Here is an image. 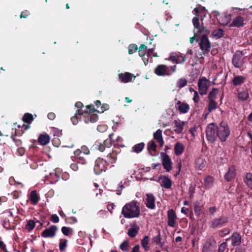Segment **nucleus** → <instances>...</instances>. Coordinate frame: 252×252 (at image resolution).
Here are the masks:
<instances>
[{"mask_svg": "<svg viewBox=\"0 0 252 252\" xmlns=\"http://www.w3.org/2000/svg\"><path fill=\"white\" fill-rule=\"evenodd\" d=\"M230 131L227 123L222 121L217 126L215 123L209 124L206 129V138L208 141L213 143L217 137L221 141H226L230 135Z\"/></svg>", "mask_w": 252, "mask_h": 252, "instance_id": "f257e3e1", "label": "nucleus"}, {"mask_svg": "<svg viewBox=\"0 0 252 252\" xmlns=\"http://www.w3.org/2000/svg\"><path fill=\"white\" fill-rule=\"evenodd\" d=\"M122 214L126 219L139 217L140 215V208L137 202L133 200L126 203L122 208Z\"/></svg>", "mask_w": 252, "mask_h": 252, "instance_id": "f03ea898", "label": "nucleus"}, {"mask_svg": "<svg viewBox=\"0 0 252 252\" xmlns=\"http://www.w3.org/2000/svg\"><path fill=\"white\" fill-rule=\"evenodd\" d=\"M229 218L226 216H221L220 217L213 219L210 223V227L213 229L221 228L229 221Z\"/></svg>", "mask_w": 252, "mask_h": 252, "instance_id": "7ed1b4c3", "label": "nucleus"}, {"mask_svg": "<svg viewBox=\"0 0 252 252\" xmlns=\"http://www.w3.org/2000/svg\"><path fill=\"white\" fill-rule=\"evenodd\" d=\"M244 56V54L242 51L237 50L235 52L232 59V63L235 67L241 68L244 65L245 63Z\"/></svg>", "mask_w": 252, "mask_h": 252, "instance_id": "20e7f679", "label": "nucleus"}, {"mask_svg": "<svg viewBox=\"0 0 252 252\" xmlns=\"http://www.w3.org/2000/svg\"><path fill=\"white\" fill-rule=\"evenodd\" d=\"M109 164V162L106 160L100 158H97L95 160L94 169L95 173L99 175L102 172H105Z\"/></svg>", "mask_w": 252, "mask_h": 252, "instance_id": "39448f33", "label": "nucleus"}, {"mask_svg": "<svg viewBox=\"0 0 252 252\" xmlns=\"http://www.w3.org/2000/svg\"><path fill=\"white\" fill-rule=\"evenodd\" d=\"M209 81L205 77H201L198 81V87L199 94L201 95L207 94L209 87Z\"/></svg>", "mask_w": 252, "mask_h": 252, "instance_id": "423d86ee", "label": "nucleus"}, {"mask_svg": "<svg viewBox=\"0 0 252 252\" xmlns=\"http://www.w3.org/2000/svg\"><path fill=\"white\" fill-rule=\"evenodd\" d=\"M200 49L208 53L210 52L211 48V43L209 41L207 34H202L199 42Z\"/></svg>", "mask_w": 252, "mask_h": 252, "instance_id": "0eeeda50", "label": "nucleus"}, {"mask_svg": "<svg viewBox=\"0 0 252 252\" xmlns=\"http://www.w3.org/2000/svg\"><path fill=\"white\" fill-rule=\"evenodd\" d=\"M217 247V242L215 239L214 238H210L204 244L202 252H215Z\"/></svg>", "mask_w": 252, "mask_h": 252, "instance_id": "6e6552de", "label": "nucleus"}, {"mask_svg": "<svg viewBox=\"0 0 252 252\" xmlns=\"http://www.w3.org/2000/svg\"><path fill=\"white\" fill-rule=\"evenodd\" d=\"M186 59V55L180 52L171 53L168 58L169 61L177 64L184 63Z\"/></svg>", "mask_w": 252, "mask_h": 252, "instance_id": "1a4fd4ad", "label": "nucleus"}, {"mask_svg": "<svg viewBox=\"0 0 252 252\" xmlns=\"http://www.w3.org/2000/svg\"><path fill=\"white\" fill-rule=\"evenodd\" d=\"M160 156L163 168L167 172H170L172 169V162L171 158L166 153L164 152L160 153Z\"/></svg>", "mask_w": 252, "mask_h": 252, "instance_id": "9d476101", "label": "nucleus"}, {"mask_svg": "<svg viewBox=\"0 0 252 252\" xmlns=\"http://www.w3.org/2000/svg\"><path fill=\"white\" fill-rule=\"evenodd\" d=\"M58 229V227L56 225H52L43 231L41 233V236L43 238H53L56 236Z\"/></svg>", "mask_w": 252, "mask_h": 252, "instance_id": "9b49d317", "label": "nucleus"}, {"mask_svg": "<svg viewBox=\"0 0 252 252\" xmlns=\"http://www.w3.org/2000/svg\"><path fill=\"white\" fill-rule=\"evenodd\" d=\"M229 240H231L232 246H238L242 243V236L239 233L235 232L233 233L230 237L226 239L227 241Z\"/></svg>", "mask_w": 252, "mask_h": 252, "instance_id": "f8f14e48", "label": "nucleus"}, {"mask_svg": "<svg viewBox=\"0 0 252 252\" xmlns=\"http://www.w3.org/2000/svg\"><path fill=\"white\" fill-rule=\"evenodd\" d=\"M144 203L148 209L153 210L156 208L155 198L154 195L152 193H147L146 194Z\"/></svg>", "mask_w": 252, "mask_h": 252, "instance_id": "ddd939ff", "label": "nucleus"}, {"mask_svg": "<svg viewBox=\"0 0 252 252\" xmlns=\"http://www.w3.org/2000/svg\"><path fill=\"white\" fill-rule=\"evenodd\" d=\"M167 224L168 226L174 227L175 226L177 217L175 211L173 209H170L167 211Z\"/></svg>", "mask_w": 252, "mask_h": 252, "instance_id": "4468645a", "label": "nucleus"}, {"mask_svg": "<svg viewBox=\"0 0 252 252\" xmlns=\"http://www.w3.org/2000/svg\"><path fill=\"white\" fill-rule=\"evenodd\" d=\"M83 115H82L84 117V122L85 123L88 124L89 123H95L98 120V116L95 114H91V113H88V111H86V110H83Z\"/></svg>", "mask_w": 252, "mask_h": 252, "instance_id": "2eb2a0df", "label": "nucleus"}, {"mask_svg": "<svg viewBox=\"0 0 252 252\" xmlns=\"http://www.w3.org/2000/svg\"><path fill=\"white\" fill-rule=\"evenodd\" d=\"M167 68L168 67L166 65L164 64H159L155 68L154 72L158 76H170L171 75V73L167 71Z\"/></svg>", "mask_w": 252, "mask_h": 252, "instance_id": "dca6fc26", "label": "nucleus"}, {"mask_svg": "<svg viewBox=\"0 0 252 252\" xmlns=\"http://www.w3.org/2000/svg\"><path fill=\"white\" fill-rule=\"evenodd\" d=\"M178 106L177 109L181 114H186L188 113L189 110V105L186 102L178 101L176 106Z\"/></svg>", "mask_w": 252, "mask_h": 252, "instance_id": "f3484780", "label": "nucleus"}, {"mask_svg": "<svg viewBox=\"0 0 252 252\" xmlns=\"http://www.w3.org/2000/svg\"><path fill=\"white\" fill-rule=\"evenodd\" d=\"M119 79L123 83H127L131 81L132 77L135 78V76L129 72H126L125 73H121L119 74Z\"/></svg>", "mask_w": 252, "mask_h": 252, "instance_id": "a211bd4d", "label": "nucleus"}, {"mask_svg": "<svg viewBox=\"0 0 252 252\" xmlns=\"http://www.w3.org/2000/svg\"><path fill=\"white\" fill-rule=\"evenodd\" d=\"M235 175L236 172L235 167L234 166H231L229 168L228 171L224 175V178L226 181L230 182L235 177Z\"/></svg>", "mask_w": 252, "mask_h": 252, "instance_id": "6ab92c4d", "label": "nucleus"}, {"mask_svg": "<svg viewBox=\"0 0 252 252\" xmlns=\"http://www.w3.org/2000/svg\"><path fill=\"white\" fill-rule=\"evenodd\" d=\"M161 182L160 186L165 189H170L172 186V182L171 180L167 177L163 176L160 177Z\"/></svg>", "mask_w": 252, "mask_h": 252, "instance_id": "aec40b11", "label": "nucleus"}, {"mask_svg": "<svg viewBox=\"0 0 252 252\" xmlns=\"http://www.w3.org/2000/svg\"><path fill=\"white\" fill-rule=\"evenodd\" d=\"M246 81V78L245 77L241 75H237L233 78L232 83L234 86H238L244 84Z\"/></svg>", "mask_w": 252, "mask_h": 252, "instance_id": "412c9836", "label": "nucleus"}, {"mask_svg": "<svg viewBox=\"0 0 252 252\" xmlns=\"http://www.w3.org/2000/svg\"><path fill=\"white\" fill-rule=\"evenodd\" d=\"M244 25V19L241 16H237L235 17L232 22L230 24V27H235L240 28Z\"/></svg>", "mask_w": 252, "mask_h": 252, "instance_id": "4be33fe9", "label": "nucleus"}, {"mask_svg": "<svg viewBox=\"0 0 252 252\" xmlns=\"http://www.w3.org/2000/svg\"><path fill=\"white\" fill-rule=\"evenodd\" d=\"M174 123L176 128L174 129L175 132L178 134L182 133L183 130V126L185 125V122L180 120H174Z\"/></svg>", "mask_w": 252, "mask_h": 252, "instance_id": "5701e85b", "label": "nucleus"}, {"mask_svg": "<svg viewBox=\"0 0 252 252\" xmlns=\"http://www.w3.org/2000/svg\"><path fill=\"white\" fill-rule=\"evenodd\" d=\"M83 115V110L77 109L75 115L71 118V121L73 125H76L81 119V116Z\"/></svg>", "mask_w": 252, "mask_h": 252, "instance_id": "b1692460", "label": "nucleus"}, {"mask_svg": "<svg viewBox=\"0 0 252 252\" xmlns=\"http://www.w3.org/2000/svg\"><path fill=\"white\" fill-rule=\"evenodd\" d=\"M154 138L156 140L161 147L164 144V141L162 136V130L160 129H158L154 133Z\"/></svg>", "mask_w": 252, "mask_h": 252, "instance_id": "393cba45", "label": "nucleus"}, {"mask_svg": "<svg viewBox=\"0 0 252 252\" xmlns=\"http://www.w3.org/2000/svg\"><path fill=\"white\" fill-rule=\"evenodd\" d=\"M185 147L183 143L178 142L174 146V152L176 156L181 155L184 152Z\"/></svg>", "mask_w": 252, "mask_h": 252, "instance_id": "a878e982", "label": "nucleus"}, {"mask_svg": "<svg viewBox=\"0 0 252 252\" xmlns=\"http://www.w3.org/2000/svg\"><path fill=\"white\" fill-rule=\"evenodd\" d=\"M29 199L32 202V203L34 205H36L38 203L39 200V197L35 190H32L31 192Z\"/></svg>", "mask_w": 252, "mask_h": 252, "instance_id": "bb28decb", "label": "nucleus"}, {"mask_svg": "<svg viewBox=\"0 0 252 252\" xmlns=\"http://www.w3.org/2000/svg\"><path fill=\"white\" fill-rule=\"evenodd\" d=\"M50 138L48 134H40L38 137V142L42 145H45L50 142Z\"/></svg>", "mask_w": 252, "mask_h": 252, "instance_id": "cd10ccee", "label": "nucleus"}, {"mask_svg": "<svg viewBox=\"0 0 252 252\" xmlns=\"http://www.w3.org/2000/svg\"><path fill=\"white\" fill-rule=\"evenodd\" d=\"M244 182L250 189H252V173L248 172L246 174Z\"/></svg>", "mask_w": 252, "mask_h": 252, "instance_id": "c85d7f7f", "label": "nucleus"}, {"mask_svg": "<svg viewBox=\"0 0 252 252\" xmlns=\"http://www.w3.org/2000/svg\"><path fill=\"white\" fill-rule=\"evenodd\" d=\"M225 34L224 31L221 29H217L213 31L212 33V36L215 39H219L224 36Z\"/></svg>", "mask_w": 252, "mask_h": 252, "instance_id": "c756f323", "label": "nucleus"}, {"mask_svg": "<svg viewBox=\"0 0 252 252\" xmlns=\"http://www.w3.org/2000/svg\"><path fill=\"white\" fill-rule=\"evenodd\" d=\"M214 179L212 177L208 176L204 178V185L207 189H210L213 185Z\"/></svg>", "mask_w": 252, "mask_h": 252, "instance_id": "7c9ffc66", "label": "nucleus"}, {"mask_svg": "<svg viewBox=\"0 0 252 252\" xmlns=\"http://www.w3.org/2000/svg\"><path fill=\"white\" fill-rule=\"evenodd\" d=\"M145 147V143L141 142L133 146L132 148L131 152L139 153L141 152Z\"/></svg>", "mask_w": 252, "mask_h": 252, "instance_id": "2f4dec72", "label": "nucleus"}, {"mask_svg": "<svg viewBox=\"0 0 252 252\" xmlns=\"http://www.w3.org/2000/svg\"><path fill=\"white\" fill-rule=\"evenodd\" d=\"M203 205L198 201L195 202L194 205V211L197 216H200L202 213Z\"/></svg>", "mask_w": 252, "mask_h": 252, "instance_id": "473e14b6", "label": "nucleus"}, {"mask_svg": "<svg viewBox=\"0 0 252 252\" xmlns=\"http://www.w3.org/2000/svg\"><path fill=\"white\" fill-rule=\"evenodd\" d=\"M51 180L52 183H55L61 178V174L58 172L56 170L55 173H50Z\"/></svg>", "mask_w": 252, "mask_h": 252, "instance_id": "72a5a7b5", "label": "nucleus"}, {"mask_svg": "<svg viewBox=\"0 0 252 252\" xmlns=\"http://www.w3.org/2000/svg\"><path fill=\"white\" fill-rule=\"evenodd\" d=\"M138 231L139 227H137L134 225L128 229L127 234L130 237L134 238L138 233Z\"/></svg>", "mask_w": 252, "mask_h": 252, "instance_id": "f704fd0d", "label": "nucleus"}, {"mask_svg": "<svg viewBox=\"0 0 252 252\" xmlns=\"http://www.w3.org/2000/svg\"><path fill=\"white\" fill-rule=\"evenodd\" d=\"M218 92L219 90L217 88H213L208 94V100H214L217 98V95L218 94Z\"/></svg>", "mask_w": 252, "mask_h": 252, "instance_id": "c9c22d12", "label": "nucleus"}, {"mask_svg": "<svg viewBox=\"0 0 252 252\" xmlns=\"http://www.w3.org/2000/svg\"><path fill=\"white\" fill-rule=\"evenodd\" d=\"M35 227V222L32 220H30L27 221V223L25 226V229H27L28 232H31Z\"/></svg>", "mask_w": 252, "mask_h": 252, "instance_id": "e433bc0d", "label": "nucleus"}, {"mask_svg": "<svg viewBox=\"0 0 252 252\" xmlns=\"http://www.w3.org/2000/svg\"><path fill=\"white\" fill-rule=\"evenodd\" d=\"M147 50V47L145 44H141L138 49V54L139 56L142 57V59L144 57H146L145 56Z\"/></svg>", "mask_w": 252, "mask_h": 252, "instance_id": "4c0bfd02", "label": "nucleus"}, {"mask_svg": "<svg viewBox=\"0 0 252 252\" xmlns=\"http://www.w3.org/2000/svg\"><path fill=\"white\" fill-rule=\"evenodd\" d=\"M249 97L248 91L247 90L240 92L238 93V99L242 101H245L248 99Z\"/></svg>", "mask_w": 252, "mask_h": 252, "instance_id": "58836bf2", "label": "nucleus"}, {"mask_svg": "<svg viewBox=\"0 0 252 252\" xmlns=\"http://www.w3.org/2000/svg\"><path fill=\"white\" fill-rule=\"evenodd\" d=\"M208 111L211 113L217 108V103L213 100H208Z\"/></svg>", "mask_w": 252, "mask_h": 252, "instance_id": "ea45409f", "label": "nucleus"}, {"mask_svg": "<svg viewBox=\"0 0 252 252\" xmlns=\"http://www.w3.org/2000/svg\"><path fill=\"white\" fill-rule=\"evenodd\" d=\"M93 147L94 149L98 150L101 152H103L106 148L103 142L100 143L98 141H96Z\"/></svg>", "mask_w": 252, "mask_h": 252, "instance_id": "a19ab883", "label": "nucleus"}, {"mask_svg": "<svg viewBox=\"0 0 252 252\" xmlns=\"http://www.w3.org/2000/svg\"><path fill=\"white\" fill-rule=\"evenodd\" d=\"M149 242V237L148 236H145L141 240V246L144 249L145 251H147L149 249V247L148 246Z\"/></svg>", "mask_w": 252, "mask_h": 252, "instance_id": "79ce46f5", "label": "nucleus"}, {"mask_svg": "<svg viewBox=\"0 0 252 252\" xmlns=\"http://www.w3.org/2000/svg\"><path fill=\"white\" fill-rule=\"evenodd\" d=\"M114 135V133H112L109 135V137L105 140H104L103 142L104 143V145H105L106 148H110L112 144V141H114L113 140V136Z\"/></svg>", "mask_w": 252, "mask_h": 252, "instance_id": "37998d69", "label": "nucleus"}, {"mask_svg": "<svg viewBox=\"0 0 252 252\" xmlns=\"http://www.w3.org/2000/svg\"><path fill=\"white\" fill-rule=\"evenodd\" d=\"M33 116L30 113H26L23 117V121L24 122L27 124H31L33 121Z\"/></svg>", "mask_w": 252, "mask_h": 252, "instance_id": "c03bdc74", "label": "nucleus"}, {"mask_svg": "<svg viewBox=\"0 0 252 252\" xmlns=\"http://www.w3.org/2000/svg\"><path fill=\"white\" fill-rule=\"evenodd\" d=\"M230 229L228 227H225L218 231V234L220 237H223L228 235L230 232Z\"/></svg>", "mask_w": 252, "mask_h": 252, "instance_id": "a18cd8bd", "label": "nucleus"}, {"mask_svg": "<svg viewBox=\"0 0 252 252\" xmlns=\"http://www.w3.org/2000/svg\"><path fill=\"white\" fill-rule=\"evenodd\" d=\"M67 240L65 239H61L59 244V248L61 252L64 251L67 246Z\"/></svg>", "mask_w": 252, "mask_h": 252, "instance_id": "49530a36", "label": "nucleus"}, {"mask_svg": "<svg viewBox=\"0 0 252 252\" xmlns=\"http://www.w3.org/2000/svg\"><path fill=\"white\" fill-rule=\"evenodd\" d=\"M155 49L154 48L149 49L147 50V55H146V57H144L143 58V61L145 65H147L149 63V57L152 56V55L154 52Z\"/></svg>", "mask_w": 252, "mask_h": 252, "instance_id": "de8ad7c7", "label": "nucleus"}, {"mask_svg": "<svg viewBox=\"0 0 252 252\" xmlns=\"http://www.w3.org/2000/svg\"><path fill=\"white\" fill-rule=\"evenodd\" d=\"M107 157L108 158V162L112 164L115 163L117 159V156H116L115 154L112 152L108 154Z\"/></svg>", "mask_w": 252, "mask_h": 252, "instance_id": "09e8293b", "label": "nucleus"}, {"mask_svg": "<svg viewBox=\"0 0 252 252\" xmlns=\"http://www.w3.org/2000/svg\"><path fill=\"white\" fill-rule=\"evenodd\" d=\"M138 49L139 48H138V46L136 44H131L128 47V54L131 55L136 52Z\"/></svg>", "mask_w": 252, "mask_h": 252, "instance_id": "8fccbe9b", "label": "nucleus"}, {"mask_svg": "<svg viewBox=\"0 0 252 252\" xmlns=\"http://www.w3.org/2000/svg\"><path fill=\"white\" fill-rule=\"evenodd\" d=\"M188 81L186 79L182 78L179 79L177 82V87L179 88H182L187 85Z\"/></svg>", "mask_w": 252, "mask_h": 252, "instance_id": "3c124183", "label": "nucleus"}, {"mask_svg": "<svg viewBox=\"0 0 252 252\" xmlns=\"http://www.w3.org/2000/svg\"><path fill=\"white\" fill-rule=\"evenodd\" d=\"M61 133L60 132H58L57 136V137L55 136L53 138V139H52V144L54 146H55L56 147H59L60 146L61 142H60V140L58 138V137L59 136V135Z\"/></svg>", "mask_w": 252, "mask_h": 252, "instance_id": "603ef678", "label": "nucleus"}, {"mask_svg": "<svg viewBox=\"0 0 252 252\" xmlns=\"http://www.w3.org/2000/svg\"><path fill=\"white\" fill-rule=\"evenodd\" d=\"M197 32L199 33H204L203 34H208L209 33V30L208 28L206 27H199L198 29H197Z\"/></svg>", "mask_w": 252, "mask_h": 252, "instance_id": "864d4df0", "label": "nucleus"}, {"mask_svg": "<svg viewBox=\"0 0 252 252\" xmlns=\"http://www.w3.org/2000/svg\"><path fill=\"white\" fill-rule=\"evenodd\" d=\"M120 249L123 251L126 252L129 249V245L127 241H124L120 245Z\"/></svg>", "mask_w": 252, "mask_h": 252, "instance_id": "5fc2aeb1", "label": "nucleus"}, {"mask_svg": "<svg viewBox=\"0 0 252 252\" xmlns=\"http://www.w3.org/2000/svg\"><path fill=\"white\" fill-rule=\"evenodd\" d=\"M1 224L3 227L7 229H9L10 227V224L9 219L6 217L4 218V219H3V220H2Z\"/></svg>", "mask_w": 252, "mask_h": 252, "instance_id": "6e6d98bb", "label": "nucleus"}, {"mask_svg": "<svg viewBox=\"0 0 252 252\" xmlns=\"http://www.w3.org/2000/svg\"><path fill=\"white\" fill-rule=\"evenodd\" d=\"M227 243L226 242H222L219 247V251L218 252H224V251L227 249V251H228V249L227 248Z\"/></svg>", "mask_w": 252, "mask_h": 252, "instance_id": "4d7b16f0", "label": "nucleus"}, {"mask_svg": "<svg viewBox=\"0 0 252 252\" xmlns=\"http://www.w3.org/2000/svg\"><path fill=\"white\" fill-rule=\"evenodd\" d=\"M153 241L157 245H160L161 244V237L159 231H158V235L154 237Z\"/></svg>", "mask_w": 252, "mask_h": 252, "instance_id": "13d9d810", "label": "nucleus"}, {"mask_svg": "<svg viewBox=\"0 0 252 252\" xmlns=\"http://www.w3.org/2000/svg\"><path fill=\"white\" fill-rule=\"evenodd\" d=\"M192 21L194 28L196 29V30L198 29L200 27L198 17H194L192 20Z\"/></svg>", "mask_w": 252, "mask_h": 252, "instance_id": "bf43d9fd", "label": "nucleus"}, {"mask_svg": "<svg viewBox=\"0 0 252 252\" xmlns=\"http://www.w3.org/2000/svg\"><path fill=\"white\" fill-rule=\"evenodd\" d=\"M11 138L13 140V141L15 143L17 146H20L22 142V140L14 136V135H12Z\"/></svg>", "mask_w": 252, "mask_h": 252, "instance_id": "052dcab7", "label": "nucleus"}, {"mask_svg": "<svg viewBox=\"0 0 252 252\" xmlns=\"http://www.w3.org/2000/svg\"><path fill=\"white\" fill-rule=\"evenodd\" d=\"M213 13H214V15L216 17L219 22L220 24H222L223 25H225L227 24V23L228 22V20H227L226 22H223V21H221L220 19H218V17L220 16V13H219V12H218L217 11H214L213 12Z\"/></svg>", "mask_w": 252, "mask_h": 252, "instance_id": "680f3d73", "label": "nucleus"}, {"mask_svg": "<svg viewBox=\"0 0 252 252\" xmlns=\"http://www.w3.org/2000/svg\"><path fill=\"white\" fill-rule=\"evenodd\" d=\"M84 110H86V111H88V113H91V114H94L93 113L96 111L93 105H87Z\"/></svg>", "mask_w": 252, "mask_h": 252, "instance_id": "e2e57ef3", "label": "nucleus"}, {"mask_svg": "<svg viewBox=\"0 0 252 252\" xmlns=\"http://www.w3.org/2000/svg\"><path fill=\"white\" fill-rule=\"evenodd\" d=\"M73 160L75 161L76 162L81 163L82 164H84L87 163L86 159L84 157H79V158H75V159H73Z\"/></svg>", "mask_w": 252, "mask_h": 252, "instance_id": "0e129e2a", "label": "nucleus"}, {"mask_svg": "<svg viewBox=\"0 0 252 252\" xmlns=\"http://www.w3.org/2000/svg\"><path fill=\"white\" fill-rule=\"evenodd\" d=\"M80 152L85 155H88L90 154V152L88 148L86 146H83L81 147Z\"/></svg>", "mask_w": 252, "mask_h": 252, "instance_id": "69168bd1", "label": "nucleus"}, {"mask_svg": "<svg viewBox=\"0 0 252 252\" xmlns=\"http://www.w3.org/2000/svg\"><path fill=\"white\" fill-rule=\"evenodd\" d=\"M62 232L65 236H68L69 235V233L71 229L66 227L63 226L62 228Z\"/></svg>", "mask_w": 252, "mask_h": 252, "instance_id": "338daca9", "label": "nucleus"}, {"mask_svg": "<svg viewBox=\"0 0 252 252\" xmlns=\"http://www.w3.org/2000/svg\"><path fill=\"white\" fill-rule=\"evenodd\" d=\"M157 146L156 143L154 141H152L149 143L148 149H151L153 151H156Z\"/></svg>", "mask_w": 252, "mask_h": 252, "instance_id": "774afa93", "label": "nucleus"}]
</instances>
